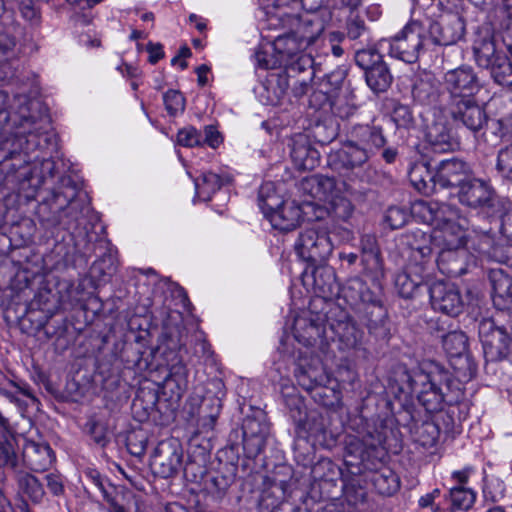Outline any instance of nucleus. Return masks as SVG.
<instances>
[{
	"label": "nucleus",
	"instance_id": "1",
	"mask_svg": "<svg viewBox=\"0 0 512 512\" xmlns=\"http://www.w3.org/2000/svg\"><path fill=\"white\" fill-rule=\"evenodd\" d=\"M397 382L396 397L412 421L415 420L414 399L428 413L440 412L445 405L455 406L464 399L463 380L435 360H424L411 369L404 367Z\"/></svg>",
	"mask_w": 512,
	"mask_h": 512
},
{
	"label": "nucleus",
	"instance_id": "2",
	"mask_svg": "<svg viewBox=\"0 0 512 512\" xmlns=\"http://www.w3.org/2000/svg\"><path fill=\"white\" fill-rule=\"evenodd\" d=\"M482 88L478 74L470 66L462 65L443 75L445 116L474 135L488 122L486 110L476 98Z\"/></svg>",
	"mask_w": 512,
	"mask_h": 512
},
{
	"label": "nucleus",
	"instance_id": "3",
	"mask_svg": "<svg viewBox=\"0 0 512 512\" xmlns=\"http://www.w3.org/2000/svg\"><path fill=\"white\" fill-rule=\"evenodd\" d=\"M384 440L383 434L377 431L368 432L362 438L348 436L345 441L344 464L349 474H365V481L371 482L379 495L390 497L400 489V478L389 467L377 469Z\"/></svg>",
	"mask_w": 512,
	"mask_h": 512
},
{
	"label": "nucleus",
	"instance_id": "4",
	"mask_svg": "<svg viewBox=\"0 0 512 512\" xmlns=\"http://www.w3.org/2000/svg\"><path fill=\"white\" fill-rule=\"evenodd\" d=\"M41 147L37 135L31 138L4 137L0 140V169L6 179L21 182L29 178L30 153Z\"/></svg>",
	"mask_w": 512,
	"mask_h": 512
},
{
	"label": "nucleus",
	"instance_id": "5",
	"mask_svg": "<svg viewBox=\"0 0 512 512\" xmlns=\"http://www.w3.org/2000/svg\"><path fill=\"white\" fill-rule=\"evenodd\" d=\"M8 112L14 130L13 137L26 139L34 134L41 140L42 123L48 122V116L47 108L40 100L27 95H16Z\"/></svg>",
	"mask_w": 512,
	"mask_h": 512
},
{
	"label": "nucleus",
	"instance_id": "6",
	"mask_svg": "<svg viewBox=\"0 0 512 512\" xmlns=\"http://www.w3.org/2000/svg\"><path fill=\"white\" fill-rule=\"evenodd\" d=\"M461 205L475 210L498 212L502 216L506 210L490 181L476 177L474 171L456 191Z\"/></svg>",
	"mask_w": 512,
	"mask_h": 512
},
{
	"label": "nucleus",
	"instance_id": "7",
	"mask_svg": "<svg viewBox=\"0 0 512 512\" xmlns=\"http://www.w3.org/2000/svg\"><path fill=\"white\" fill-rule=\"evenodd\" d=\"M294 247L297 254L315 268L314 274L324 266L333 251L328 232L317 224L301 231Z\"/></svg>",
	"mask_w": 512,
	"mask_h": 512
},
{
	"label": "nucleus",
	"instance_id": "8",
	"mask_svg": "<svg viewBox=\"0 0 512 512\" xmlns=\"http://www.w3.org/2000/svg\"><path fill=\"white\" fill-rule=\"evenodd\" d=\"M438 325V322H435ZM438 335L442 339V346L450 358V364L453 367L456 377L463 381L471 380L477 372V365L471 359L468 353V337L462 331H449L445 333L443 327L437 326Z\"/></svg>",
	"mask_w": 512,
	"mask_h": 512
},
{
	"label": "nucleus",
	"instance_id": "9",
	"mask_svg": "<svg viewBox=\"0 0 512 512\" xmlns=\"http://www.w3.org/2000/svg\"><path fill=\"white\" fill-rule=\"evenodd\" d=\"M266 190H269V184L260 188L259 205L273 228L283 232L294 230L303 219L301 206L292 200L277 204L276 197H265Z\"/></svg>",
	"mask_w": 512,
	"mask_h": 512
},
{
	"label": "nucleus",
	"instance_id": "10",
	"mask_svg": "<svg viewBox=\"0 0 512 512\" xmlns=\"http://www.w3.org/2000/svg\"><path fill=\"white\" fill-rule=\"evenodd\" d=\"M425 30L418 22H410L389 40V55L406 63H415L426 45Z\"/></svg>",
	"mask_w": 512,
	"mask_h": 512
},
{
	"label": "nucleus",
	"instance_id": "11",
	"mask_svg": "<svg viewBox=\"0 0 512 512\" xmlns=\"http://www.w3.org/2000/svg\"><path fill=\"white\" fill-rule=\"evenodd\" d=\"M325 322L329 335L333 336L330 342L338 340L340 350L352 349L359 344L362 331L345 309L333 305L325 313Z\"/></svg>",
	"mask_w": 512,
	"mask_h": 512
},
{
	"label": "nucleus",
	"instance_id": "12",
	"mask_svg": "<svg viewBox=\"0 0 512 512\" xmlns=\"http://www.w3.org/2000/svg\"><path fill=\"white\" fill-rule=\"evenodd\" d=\"M369 159L368 152L349 139L341 148L328 154L327 164L334 172L352 180L359 176Z\"/></svg>",
	"mask_w": 512,
	"mask_h": 512
},
{
	"label": "nucleus",
	"instance_id": "13",
	"mask_svg": "<svg viewBox=\"0 0 512 512\" xmlns=\"http://www.w3.org/2000/svg\"><path fill=\"white\" fill-rule=\"evenodd\" d=\"M294 338L305 347L315 348L326 354L330 347V338L325 316L311 314L310 317H299L293 326Z\"/></svg>",
	"mask_w": 512,
	"mask_h": 512
},
{
	"label": "nucleus",
	"instance_id": "14",
	"mask_svg": "<svg viewBox=\"0 0 512 512\" xmlns=\"http://www.w3.org/2000/svg\"><path fill=\"white\" fill-rule=\"evenodd\" d=\"M183 456V447L177 439L170 438L160 441L150 461L154 475L164 479L175 477L182 468Z\"/></svg>",
	"mask_w": 512,
	"mask_h": 512
},
{
	"label": "nucleus",
	"instance_id": "15",
	"mask_svg": "<svg viewBox=\"0 0 512 512\" xmlns=\"http://www.w3.org/2000/svg\"><path fill=\"white\" fill-rule=\"evenodd\" d=\"M398 240L400 245L411 251L408 263L433 270V247L435 246L433 234L416 228L402 233Z\"/></svg>",
	"mask_w": 512,
	"mask_h": 512
},
{
	"label": "nucleus",
	"instance_id": "16",
	"mask_svg": "<svg viewBox=\"0 0 512 512\" xmlns=\"http://www.w3.org/2000/svg\"><path fill=\"white\" fill-rule=\"evenodd\" d=\"M432 308L451 317L458 316L464 308L460 290L452 283L436 281L427 288Z\"/></svg>",
	"mask_w": 512,
	"mask_h": 512
},
{
	"label": "nucleus",
	"instance_id": "17",
	"mask_svg": "<svg viewBox=\"0 0 512 512\" xmlns=\"http://www.w3.org/2000/svg\"><path fill=\"white\" fill-rule=\"evenodd\" d=\"M431 41L436 45L448 46L457 43L465 35V21L458 13H447L429 26Z\"/></svg>",
	"mask_w": 512,
	"mask_h": 512
},
{
	"label": "nucleus",
	"instance_id": "18",
	"mask_svg": "<svg viewBox=\"0 0 512 512\" xmlns=\"http://www.w3.org/2000/svg\"><path fill=\"white\" fill-rule=\"evenodd\" d=\"M159 349L162 350V355L169 369L168 377L173 379L178 386L184 383L188 370L182 355L184 344L181 342L178 334H173L172 332L163 333Z\"/></svg>",
	"mask_w": 512,
	"mask_h": 512
},
{
	"label": "nucleus",
	"instance_id": "19",
	"mask_svg": "<svg viewBox=\"0 0 512 512\" xmlns=\"http://www.w3.org/2000/svg\"><path fill=\"white\" fill-rule=\"evenodd\" d=\"M294 376L297 383L305 390L311 389L315 385L330 382V377L325 370L322 359L313 352L299 356Z\"/></svg>",
	"mask_w": 512,
	"mask_h": 512
},
{
	"label": "nucleus",
	"instance_id": "20",
	"mask_svg": "<svg viewBox=\"0 0 512 512\" xmlns=\"http://www.w3.org/2000/svg\"><path fill=\"white\" fill-rule=\"evenodd\" d=\"M432 271L418 264L407 263L405 269L395 278V287L399 296L404 299H412L422 289L427 290Z\"/></svg>",
	"mask_w": 512,
	"mask_h": 512
},
{
	"label": "nucleus",
	"instance_id": "21",
	"mask_svg": "<svg viewBox=\"0 0 512 512\" xmlns=\"http://www.w3.org/2000/svg\"><path fill=\"white\" fill-rule=\"evenodd\" d=\"M472 172L471 165L462 159L453 157L442 160L436 166L437 188L457 191Z\"/></svg>",
	"mask_w": 512,
	"mask_h": 512
},
{
	"label": "nucleus",
	"instance_id": "22",
	"mask_svg": "<svg viewBox=\"0 0 512 512\" xmlns=\"http://www.w3.org/2000/svg\"><path fill=\"white\" fill-rule=\"evenodd\" d=\"M71 206L66 205L62 200L55 203L54 196L50 201L39 206L38 215L41 223L46 228L62 227L64 230L73 231L77 228V218L71 216Z\"/></svg>",
	"mask_w": 512,
	"mask_h": 512
},
{
	"label": "nucleus",
	"instance_id": "23",
	"mask_svg": "<svg viewBox=\"0 0 512 512\" xmlns=\"http://www.w3.org/2000/svg\"><path fill=\"white\" fill-rule=\"evenodd\" d=\"M412 98L420 105L431 106L445 115L444 89L441 90L434 77L426 75L415 79L412 90Z\"/></svg>",
	"mask_w": 512,
	"mask_h": 512
},
{
	"label": "nucleus",
	"instance_id": "24",
	"mask_svg": "<svg viewBox=\"0 0 512 512\" xmlns=\"http://www.w3.org/2000/svg\"><path fill=\"white\" fill-rule=\"evenodd\" d=\"M350 139L365 149L370 157L375 151L384 148L387 143L383 128L376 124L375 120L367 124L354 125L350 131Z\"/></svg>",
	"mask_w": 512,
	"mask_h": 512
},
{
	"label": "nucleus",
	"instance_id": "25",
	"mask_svg": "<svg viewBox=\"0 0 512 512\" xmlns=\"http://www.w3.org/2000/svg\"><path fill=\"white\" fill-rule=\"evenodd\" d=\"M470 254L464 248H441L434 261L438 269L449 277H459L467 272Z\"/></svg>",
	"mask_w": 512,
	"mask_h": 512
},
{
	"label": "nucleus",
	"instance_id": "26",
	"mask_svg": "<svg viewBox=\"0 0 512 512\" xmlns=\"http://www.w3.org/2000/svg\"><path fill=\"white\" fill-rule=\"evenodd\" d=\"M425 139L432 150L438 153L454 151L459 146L452 126L447 121L437 120L428 125Z\"/></svg>",
	"mask_w": 512,
	"mask_h": 512
},
{
	"label": "nucleus",
	"instance_id": "27",
	"mask_svg": "<svg viewBox=\"0 0 512 512\" xmlns=\"http://www.w3.org/2000/svg\"><path fill=\"white\" fill-rule=\"evenodd\" d=\"M366 320V326L370 334L377 339L386 340L390 336V328L387 318V310L382 305L379 293L377 301L367 303L360 310Z\"/></svg>",
	"mask_w": 512,
	"mask_h": 512
},
{
	"label": "nucleus",
	"instance_id": "28",
	"mask_svg": "<svg viewBox=\"0 0 512 512\" xmlns=\"http://www.w3.org/2000/svg\"><path fill=\"white\" fill-rule=\"evenodd\" d=\"M22 457L25 465L36 472L49 469L55 461V453L46 442L26 441Z\"/></svg>",
	"mask_w": 512,
	"mask_h": 512
},
{
	"label": "nucleus",
	"instance_id": "29",
	"mask_svg": "<svg viewBox=\"0 0 512 512\" xmlns=\"http://www.w3.org/2000/svg\"><path fill=\"white\" fill-rule=\"evenodd\" d=\"M291 159L299 171H311L320 163V153L310 143L305 135H298L293 139Z\"/></svg>",
	"mask_w": 512,
	"mask_h": 512
},
{
	"label": "nucleus",
	"instance_id": "30",
	"mask_svg": "<svg viewBox=\"0 0 512 512\" xmlns=\"http://www.w3.org/2000/svg\"><path fill=\"white\" fill-rule=\"evenodd\" d=\"M309 43L310 39L297 37L294 32L277 36L273 42V50L279 60V66L299 55H305L302 51Z\"/></svg>",
	"mask_w": 512,
	"mask_h": 512
},
{
	"label": "nucleus",
	"instance_id": "31",
	"mask_svg": "<svg viewBox=\"0 0 512 512\" xmlns=\"http://www.w3.org/2000/svg\"><path fill=\"white\" fill-rule=\"evenodd\" d=\"M487 277L492 288V299L495 307L506 309L507 301L512 302V277L503 269H489Z\"/></svg>",
	"mask_w": 512,
	"mask_h": 512
},
{
	"label": "nucleus",
	"instance_id": "32",
	"mask_svg": "<svg viewBox=\"0 0 512 512\" xmlns=\"http://www.w3.org/2000/svg\"><path fill=\"white\" fill-rule=\"evenodd\" d=\"M409 180L413 187L425 195H431L437 190L436 167L432 170L429 162H414L409 169Z\"/></svg>",
	"mask_w": 512,
	"mask_h": 512
},
{
	"label": "nucleus",
	"instance_id": "33",
	"mask_svg": "<svg viewBox=\"0 0 512 512\" xmlns=\"http://www.w3.org/2000/svg\"><path fill=\"white\" fill-rule=\"evenodd\" d=\"M377 294L358 277L350 279L342 288V296L346 303L358 310L367 303L377 301Z\"/></svg>",
	"mask_w": 512,
	"mask_h": 512
},
{
	"label": "nucleus",
	"instance_id": "34",
	"mask_svg": "<svg viewBox=\"0 0 512 512\" xmlns=\"http://www.w3.org/2000/svg\"><path fill=\"white\" fill-rule=\"evenodd\" d=\"M15 447L16 435L13 427L0 429V467L9 469L12 475L20 470Z\"/></svg>",
	"mask_w": 512,
	"mask_h": 512
},
{
	"label": "nucleus",
	"instance_id": "35",
	"mask_svg": "<svg viewBox=\"0 0 512 512\" xmlns=\"http://www.w3.org/2000/svg\"><path fill=\"white\" fill-rule=\"evenodd\" d=\"M435 246L441 248H464L465 231L455 222L445 221L443 226L433 233Z\"/></svg>",
	"mask_w": 512,
	"mask_h": 512
},
{
	"label": "nucleus",
	"instance_id": "36",
	"mask_svg": "<svg viewBox=\"0 0 512 512\" xmlns=\"http://www.w3.org/2000/svg\"><path fill=\"white\" fill-rule=\"evenodd\" d=\"M282 398L288 413L295 424V428L304 427V420H307L308 410L304 398L298 393L294 386H287L282 389Z\"/></svg>",
	"mask_w": 512,
	"mask_h": 512
},
{
	"label": "nucleus",
	"instance_id": "37",
	"mask_svg": "<svg viewBox=\"0 0 512 512\" xmlns=\"http://www.w3.org/2000/svg\"><path fill=\"white\" fill-rule=\"evenodd\" d=\"M13 478L17 483L18 492L23 497L35 504L42 502L45 491L38 478L22 469L17 470L16 473L13 474Z\"/></svg>",
	"mask_w": 512,
	"mask_h": 512
},
{
	"label": "nucleus",
	"instance_id": "38",
	"mask_svg": "<svg viewBox=\"0 0 512 512\" xmlns=\"http://www.w3.org/2000/svg\"><path fill=\"white\" fill-rule=\"evenodd\" d=\"M476 62L479 66L487 69L492 63L496 62V58L504 55L498 44V36L483 38L477 41L473 47Z\"/></svg>",
	"mask_w": 512,
	"mask_h": 512
},
{
	"label": "nucleus",
	"instance_id": "39",
	"mask_svg": "<svg viewBox=\"0 0 512 512\" xmlns=\"http://www.w3.org/2000/svg\"><path fill=\"white\" fill-rule=\"evenodd\" d=\"M364 76L366 84L376 94L387 91L393 81V76L384 60L364 72Z\"/></svg>",
	"mask_w": 512,
	"mask_h": 512
},
{
	"label": "nucleus",
	"instance_id": "40",
	"mask_svg": "<svg viewBox=\"0 0 512 512\" xmlns=\"http://www.w3.org/2000/svg\"><path fill=\"white\" fill-rule=\"evenodd\" d=\"M242 434L269 439L271 425L266 413L262 410H256L253 414L247 415L242 422Z\"/></svg>",
	"mask_w": 512,
	"mask_h": 512
},
{
	"label": "nucleus",
	"instance_id": "41",
	"mask_svg": "<svg viewBox=\"0 0 512 512\" xmlns=\"http://www.w3.org/2000/svg\"><path fill=\"white\" fill-rule=\"evenodd\" d=\"M283 482L281 479H276V484L271 485L264 481V487L259 499V506L262 510L272 512L285 500L287 492L284 491V488H281V483Z\"/></svg>",
	"mask_w": 512,
	"mask_h": 512
},
{
	"label": "nucleus",
	"instance_id": "42",
	"mask_svg": "<svg viewBox=\"0 0 512 512\" xmlns=\"http://www.w3.org/2000/svg\"><path fill=\"white\" fill-rule=\"evenodd\" d=\"M365 481V474L353 475L350 474V477L343 480V494L351 505H358L366 502L367 499V490L366 487L362 484Z\"/></svg>",
	"mask_w": 512,
	"mask_h": 512
},
{
	"label": "nucleus",
	"instance_id": "43",
	"mask_svg": "<svg viewBox=\"0 0 512 512\" xmlns=\"http://www.w3.org/2000/svg\"><path fill=\"white\" fill-rule=\"evenodd\" d=\"M296 433L300 437L309 434L319 442H326L329 432L325 418L320 413L312 411L308 413L307 420H304V427H297Z\"/></svg>",
	"mask_w": 512,
	"mask_h": 512
},
{
	"label": "nucleus",
	"instance_id": "44",
	"mask_svg": "<svg viewBox=\"0 0 512 512\" xmlns=\"http://www.w3.org/2000/svg\"><path fill=\"white\" fill-rule=\"evenodd\" d=\"M440 432V423L434 421H423L420 424L415 423L412 431L414 441L426 448L436 445Z\"/></svg>",
	"mask_w": 512,
	"mask_h": 512
},
{
	"label": "nucleus",
	"instance_id": "45",
	"mask_svg": "<svg viewBox=\"0 0 512 512\" xmlns=\"http://www.w3.org/2000/svg\"><path fill=\"white\" fill-rule=\"evenodd\" d=\"M265 88L269 94L267 101L272 105H277L290 88L289 79L282 71L271 73L266 80Z\"/></svg>",
	"mask_w": 512,
	"mask_h": 512
},
{
	"label": "nucleus",
	"instance_id": "46",
	"mask_svg": "<svg viewBox=\"0 0 512 512\" xmlns=\"http://www.w3.org/2000/svg\"><path fill=\"white\" fill-rule=\"evenodd\" d=\"M235 475L233 469L227 472L217 471L208 480L206 489L218 500L222 499L230 486L234 483Z\"/></svg>",
	"mask_w": 512,
	"mask_h": 512
},
{
	"label": "nucleus",
	"instance_id": "47",
	"mask_svg": "<svg viewBox=\"0 0 512 512\" xmlns=\"http://www.w3.org/2000/svg\"><path fill=\"white\" fill-rule=\"evenodd\" d=\"M390 114L397 130L410 131L415 128L416 119L409 105L394 100Z\"/></svg>",
	"mask_w": 512,
	"mask_h": 512
},
{
	"label": "nucleus",
	"instance_id": "48",
	"mask_svg": "<svg viewBox=\"0 0 512 512\" xmlns=\"http://www.w3.org/2000/svg\"><path fill=\"white\" fill-rule=\"evenodd\" d=\"M315 181L318 189L325 196L331 197V199L340 193H346L349 195H353L355 193V190L350 184L346 181L337 180L334 177L318 175L315 177Z\"/></svg>",
	"mask_w": 512,
	"mask_h": 512
},
{
	"label": "nucleus",
	"instance_id": "49",
	"mask_svg": "<svg viewBox=\"0 0 512 512\" xmlns=\"http://www.w3.org/2000/svg\"><path fill=\"white\" fill-rule=\"evenodd\" d=\"M346 195V193H340L329 203V214L337 221L348 222L354 214L355 206Z\"/></svg>",
	"mask_w": 512,
	"mask_h": 512
},
{
	"label": "nucleus",
	"instance_id": "50",
	"mask_svg": "<svg viewBox=\"0 0 512 512\" xmlns=\"http://www.w3.org/2000/svg\"><path fill=\"white\" fill-rule=\"evenodd\" d=\"M222 186V180L219 175L206 172L195 181L197 196L203 201H209L212 195Z\"/></svg>",
	"mask_w": 512,
	"mask_h": 512
},
{
	"label": "nucleus",
	"instance_id": "51",
	"mask_svg": "<svg viewBox=\"0 0 512 512\" xmlns=\"http://www.w3.org/2000/svg\"><path fill=\"white\" fill-rule=\"evenodd\" d=\"M487 69L496 83L512 87V62L505 54L496 58V62Z\"/></svg>",
	"mask_w": 512,
	"mask_h": 512
},
{
	"label": "nucleus",
	"instance_id": "52",
	"mask_svg": "<svg viewBox=\"0 0 512 512\" xmlns=\"http://www.w3.org/2000/svg\"><path fill=\"white\" fill-rule=\"evenodd\" d=\"M208 460V455L206 452H203L198 459L193 456H189L187 463L183 466V474L187 481L190 482H200L203 477L207 473L206 463Z\"/></svg>",
	"mask_w": 512,
	"mask_h": 512
},
{
	"label": "nucleus",
	"instance_id": "53",
	"mask_svg": "<svg viewBox=\"0 0 512 512\" xmlns=\"http://www.w3.org/2000/svg\"><path fill=\"white\" fill-rule=\"evenodd\" d=\"M282 66H284V70L282 72L289 80L290 78L296 77L302 78V75H305L307 70L314 75L313 59L309 55H299L297 58L290 60L289 62H284Z\"/></svg>",
	"mask_w": 512,
	"mask_h": 512
},
{
	"label": "nucleus",
	"instance_id": "54",
	"mask_svg": "<svg viewBox=\"0 0 512 512\" xmlns=\"http://www.w3.org/2000/svg\"><path fill=\"white\" fill-rule=\"evenodd\" d=\"M354 60L356 65L366 72L384 59L382 54L374 46L368 45L365 48L356 49Z\"/></svg>",
	"mask_w": 512,
	"mask_h": 512
},
{
	"label": "nucleus",
	"instance_id": "55",
	"mask_svg": "<svg viewBox=\"0 0 512 512\" xmlns=\"http://www.w3.org/2000/svg\"><path fill=\"white\" fill-rule=\"evenodd\" d=\"M149 436L144 429H134L128 432L126 436V447L129 453L136 457L145 454L148 445Z\"/></svg>",
	"mask_w": 512,
	"mask_h": 512
},
{
	"label": "nucleus",
	"instance_id": "56",
	"mask_svg": "<svg viewBox=\"0 0 512 512\" xmlns=\"http://www.w3.org/2000/svg\"><path fill=\"white\" fill-rule=\"evenodd\" d=\"M78 190V183L71 176H62L58 188L53 193L55 203L58 204L59 200H62L66 205H70L77 197Z\"/></svg>",
	"mask_w": 512,
	"mask_h": 512
},
{
	"label": "nucleus",
	"instance_id": "57",
	"mask_svg": "<svg viewBox=\"0 0 512 512\" xmlns=\"http://www.w3.org/2000/svg\"><path fill=\"white\" fill-rule=\"evenodd\" d=\"M487 256L493 261L512 267V241L499 239L487 251Z\"/></svg>",
	"mask_w": 512,
	"mask_h": 512
},
{
	"label": "nucleus",
	"instance_id": "58",
	"mask_svg": "<svg viewBox=\"0 0 512 512\" xmlns=\"http://www.w3.org/2000/svg\"><path fill=\"white\" fill-rule=\"evenodd\" d=\"M410 218L411 212L405 206H390L384 214V222L391 230L402 228L409 222Z\"/></svg>",
	"mask_w": 512,
	"mask_h": 512
},
{
	"label": "nucleus",
	"instance_id": "59",
	"mask_svg": "<svg viewBox=\"0 0 512 512\" xmlns=\"http://www.w3.org/2000/svg\"><path fill=\"white\" fill-rule=\"evenodd\" d=\"M346 35L350 40L370 42V32L365 20L358 15H350L346 22Z\"/></svg>",
	"mask_w": 512,
	"mask_h": 512
},
{
	"label": "nucleus",
	"instance_id": "60",
	"mask_svg": "<svg viewBox=\"0 0 512 512\" xmlns=\"http://www.w3.org/2000/svg\"><path fill=\"white\" fill-rule=\"evenodd\" d=\"M201 410L204 413L203 419L207 421L203 423V425L213 429L222 410L221 398L217 396L206 395L203 398Z\"/></svg>",
	"mask_w": 512,
	"mask_h": 512
},
{
	"label": "nucleus",
	"instance_id": "61",
	"mask_svg": "<svg viewBox=\"0 0 512 512\" xmlns=\"http://www.w3.org/2000/svg\"><path fill=\"white\" fill-rule=\"evenodd\" d=\"M87 433L99 447L104 448L110 442L106 422L95 417L89 418L85 425Z\"/></svg>",
	"mask_w": 512,
	"mask_h": 512
},
{
	"label": "nucleus",
	"instance_id": "62",
	"mask_svg": "<svg viewBox=\"0 0 512 512\" xmlns=\"http://www.w3.org/2000/svg\"><path fill=\"white\" fill-rule=\"evenodd\" d=\"M449 497L452 503V509L468 510L475 502V493L463 486L450 489Z\"/></svg>",
	"mask_w": 512,
	"mask_h": 512
},
{
	"label": "nucleus",
	"instance_id": "63",
	"mask_svg": "<svg viewBox=\"0 0 512 512\" xmlns=\"http://www.w3.org/2000/svg\"><path fill=\"white\" fill-rule=\"evenodd\" d=\"M337 135V128L332 123L318 122L311 129V136L322 146L331 143Z\"/></svg>",
	"mask_w": 512,
	"mask_h": 512
},
{
	"label": "nucleus",
	"instance_id": "64",
	"mask_svg": "<svg viewBox=\"0 0 512 512\" xmlns=\"http://www.w3.org/2000/svg\"><path fill=\"white\" fill-rule=\"evenodd\" d=\"M496 170L503 178L512 181V143L498 151Z\"/></svg>",
	"mask_w": 512,
	"mask_h": 512
}]
</instances>
